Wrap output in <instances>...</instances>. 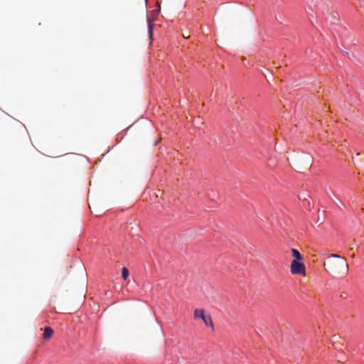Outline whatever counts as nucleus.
I'll return each mask as SVG.
<instances>
[{"instance_id":"nucleus-1","label":"nucleus","mask_w":364,"mask_h":364,"mask_svg":"<svg viewBox=\"0 0 364 364\" xmlns=\"http://www.w3.org/2000/svg\"><path fill=\"white\" fill-rule=\"evenodd\" d=\"M290 272L293 275L306 276V266L303 260H292L290 264Z\"/></svg>"},{"instance_id":"nucleus-2","label":"nucleus","mask_w":364,"mask_h":364,"mask_svg":"<svg viewBox=\"0 0 364 364\" xmlns=\"http://www.w3.org/2000/svg\"><path fill=\"white\" fill-rule=\"evenodd\" d=\"M194 318H200L207 327H213V321L210 316H206L205 310L203 309H196L194 310Z\"/></svg>"},{"instance_id":"nucleus-3","label":"nucleus","mask_w":364,"mask_h":364,"mask_svg":"<svg viewBox=\"0 0 364 364\" xmlns=\"http://www.w3.org/2000/svg\"><path fill=\"white\" fill-rule=\"evenodd\" d=\"M53 334V330L50 327L48 326L44 328L43 337L45 340H48L52 337Z\"/></svg>"},{"instance_id":"nucleus-4","label":"nucleus","mask_w":364,"mask_h":364,"mask_svg":"<svg viewBox=\"0 0 364 364\" xmlns=\"http://www.w3.org/2000/svg\"><path fill=\"white\" fill-rule=\"evenodd\" d=\"M291 252L293 257L294 258L293 260L300 261L304 259V257L297 250L291 249Z\"/></svg>"},{"instance_id":"nucleus-5","label":"nucleus","mask_w":364,"mask_h":364,"mask_svg":"<svg viewBox=\"0 0 364 364\" xmlns=\"http://www.w3.org/2000/svg\"><path fill=\"white\" fill-rule=\"evenodd\" d=\"M154 19H151L150 18H148V28H149V33L150 36V38L152 37L153 35V30H154Z\"/></svg>"},{"instance_id":"nucleus-6","label":"nucleus","mask_w":364,"mask_h":364,"mask_svg":"<svg viewBox=\"0 0 364 364\" xmlns=\"http://www.w3.org/2000/svg\"><path fill=\"white\" fill-rule=\"evenodd\" d=\"M129 270L127 267H123L122 269V276L124 280H127L129 277Z\"/></svg>"}]
</instances>
